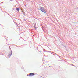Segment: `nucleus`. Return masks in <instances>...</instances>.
<instances>
[{
    "label": "nucleus",
    "mask_w": 78,
    "mask_h": 78,
    "mask_svg": "<svg viewBox=\"0 0 78 78\" xmlns=\"http://www.w3.org/2000/svg\"><path fill=\"white\" fill-rule=\"evenodd\" d=\"M40 9L41 11L43 12H44V13H46V12H47L46 10H45V9H44V8L43 7H41Z\"/></svg>",
    "instance_id": "nucleus-1"
},
{
    "label": "nucleus",
    "mask_w": 78,
    "mask_h": 78,
    "mask_svg": "<svg viewBox=\"0 0 78 78\" xmlns=\"http://www.w3.org/2000/svg\"><path fill=\"white\" fill-rule=\"evenodd\" d=\"M10 0V1H11V2L12 1V0Z\"/></svg>",
    "instance_id": "nucleus-5"
},
{
    "label": "nucleus",
    "mask_w": 78,
    "mask_h": 78,
    "mask_svg": "<svg viewBox=\"0 0 78 78\" xmlns=\"http://www.w3.org/2000/svg\"><path fill=\"white\" fill-rule=\"evenodd\" d=\"M16 10H17V11H19V10H20V8H17L16 9Z\"/></svg>",
    "instance_id": "nucleus-4"
},
{
    "label": "nucleus",
    "mask_w": 78,
    "mask_h": 78,
    "mask_svg": "<svg viewBox=\"0 0 78 78\" xmlns=\"http://www.w3.org/2000/svg\"><path fill=\"white\" fill-rule=\"evenodd\" d=\"M12 55V53L9 52L8 54V56L9 58Z\"/></svg>",
    "instance_id": "nucleus-3"
},
{
    "label": "nucleus",
    "mask_w": 78,
    "mask_h": 78,
    "mask_svg": "<svg viewBox=\"0 0 78 78\" xmlns=\"http://www.w3.org/2000/svg\"><path fill=\"white\" fill-rule=\"evenodd\" d=\"M34 75V74L33 73H30L29 74V75H28L27 76H33Z\"/></svg>",
    "instance_id": "nucleus-2"
}]
</instances>
